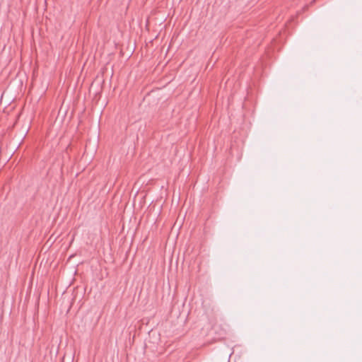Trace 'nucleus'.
I'll list each match as a JSON object with an SVG mask.
<instances>
[{
  "instance_id": "1",
  "label": "nucleus",
  "mask_w": 362,
  "mask_h": 362,
  "mask_svg": "<svg viewBox=\"0 0 362 362\" xmlns=\"http://www.w3.org/2000/svg\"><path fill=\"white\" fill-rule=\"evenodd\" d=\"M213 329L214 330L215 334H217L218 340L221 341L225 339L226 330L221 325H214L213 326Z\"/></svg>"
}]
</instances>
